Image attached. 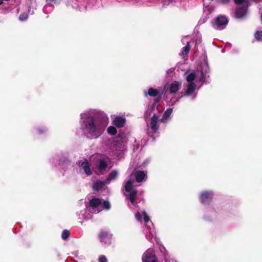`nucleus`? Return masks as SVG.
Instances as JSON below:
<instances>
[{
	"label": "nucleus",
	"mask_w": 262,
	"mask_h": 262,
	"mask_svg": "<svg viewBox=\"0 0 262 262\" xmlns=\"http://www.w3.org/2000/svg\"><path fill=\"white\" fill-rule=\"evenodd\" d=\"M83 124L84 130L92 139L99 138L103 134L106 127L104 122L93 117H87L83 121Z\"/></svg>",
	"instance_id": "obj_1"
},
{
	"label": "nucleus",
	"mask_w": 262,
	"mask_h": 262,
	"mask_svg": "<svg viewBox=\"0 0 262 262\" xmlns=\"http://www.w3.org/2000/svg\"><path fill=\"white\" fill-rule=\"evenodd\" d=\"M228 23V19L226 16L222 15L217 16L213 23L214 26H216L217 29H223Z\"/></svg>",
	"instance_id": "obj_2"
},
{
	"label": "nucleus",
	"mask_w": 262,
	"mask_h": 262,
	"mask_svg": "<svg viewBox=\"0 0 262 262\" xmlns=\"http://www.w3.org/2000/svg\"><path fill=\"white\" fill-rule=\"evenodd\" d=\"M250 4H245L243 6H237L235 9L234 16L236 18H243L246 14Z\"/></svg>",
	"instance_id": "obj_3"
},
{
	"label": "nucleus",
	"mask_w": 262,
	"mask_h": 262,
	"mask_svg": "<svg viewBox=\"0 0 262 262\" xmlns=\"http://www.w3.org/2000/svg\"><path fill=\"white\" fill-rule=\"evenodd\" d=\"M213 194L212 191H205L201 193L200 201L202 204L209 205L213 199Z\"/></svg>",
	"instance_id": "obj_4"
},
{
	"label": "nucleus",
	"mask_w": 262,
	"mask_h": 262,
	"mask_svg": "<svg viewBox=\"0 0 262 262\" xmlns=\"http://www.w3.org/2000/svg\"><path fill=\"white\" fill-rule=\"evenodd\" d=\"M143 262H158L155 253L152 249L147 250L143 255Z\"/></svg>",
	"instance_id": "obj_5"
},
{
	"label": "nucleus",
	"mask_w": 262,
	"mask_h": 262,
	"mask_svg": "<svg viewBox=\"0 0 262 262\" xmlns=\"http://www.w3.org/2000/svg\"><path fill=\"white\" fill-rule=\"evenodd\" d=\"M98 236L101 242H103L107 244H111L112 235L110 234L107 230L102 229L98 233Z\"/></svg>",
	"instance_id": "obj_6"
},
{
	"label": "nucleus",
	"mask_w": 262,
	"mask_h": 262,
	"mask_svg": "<svg viewBox=\"0 0 262 262\" xmlns=\"http://www.w3.org/2000/svg\"><path fill=\"white\" fill-rule=\"evenodd\" d=\"M181 83L177 81H174L169 85L168 87V92L170 94H175L180 90Z\"/></svg>",
	"instance_id": "obj_7"
},
{
	"label": "nucleus",
	"mask_w": 262,
	"mask_h": 262,
	"mask_svg": "<svg viewBox=\"0 0 262 262\" xmlns=\"http://www.w3.org/2000/svg\"><path fill=\"white\" fill-rule=\"evenodd\" d=\"M135 177V180L137 182H142L146 177V173L142 170H136L132 173Z\"/></svg>",
	"instance_id": "obj_8"
},
{
	"label": "nucleus",
	"mask_w": 262,
	"mask_h": 262,
	"mask_svg": "<svg viewBox=\"0 0 262 262\" xmlns=\"http://www.w3.org/2000/svg\"><path fill=\"white\" fill-rule=\"evenodd\" d=\"M158 116L156 114H154L151 118V128L152 130V132L154 134L156 133L157 132L159 126L158 125Z\"/></svg>",
	"instance_id": "obj_9"
},
{
	"label": "nucleus",
	"mask_w": 262,
	"mask_h": 262,
	"mask_svg": "<svg viewBox=\"0 0 262 262\" xmlns=\"http://www.w3.org/2000/svg\"><path fill=\"white\" fill-rule=\"evenodd\" d=\"M125 123V119L122 117L118 116L113 121V124L117 127H122Z\"/></svg>",
	"instance_id": "obj_10"
},
{
	"label": "nucleus",
	"mask_w": 262,
	"mask_h": 262,
	"mask_svg": "<svg viewBox=\"0 0 262 262\" xmlns=\"http://www.w3.org/2000/svg\"><path fill=\"white\" fill-rule=\"evenodd\" d=\"M81 167L83 168L85 173L88 176L92 174V172L90 169V164L89 163L88 160L85 159V160L81 163Z\"/></svg>",
	"instance_id": "obj_11"
},
{
	"label": "nucleus",
	"mask_w": 262,
	"mask_h": 262,
	"mask_svg": "<svg viewBox=\"0 0 262 262\" xmlns=\"http://www.w3.org/2000/svg\"><path fill=\"white\" fill-rule=\"evenodd\" d=\"M106 184H107L106 183V181L105 182H103L101 181H97L93 184V189L95 191H98L99 190H102L104 188Z\"/></svg>",
	"instance_id": "obj_12"
},
{
	"label": "nucleus",
	"mask_w": 262,
	"mask_h": 262,
	"mask_svg": "<svg viewBox=\"0 0 262 262\" xmlns=\"http://www.w3.org/2000/svg\"><path fill=\"white\" fill-rule=\"evenodd\" d=\"M196 84L194 82L189 83L185 92V95L189 96L193 93L196 88Z\"/></svg>",
	"instance_id": "obj_13"
},
{
	"label": "nucleus",
	"mask_w": 262,
	"mask_h": 262,
	"mask_svg": "<svg viewBox=\"0 0 262 262\" xmlns=\"http://www.w3.org/2000/svg\"><path fill=\"white\" fill-rule=\"evenodd\" d=\"M128 198L131 204L133 205H135V201L137 196V190L134 189L132 191H130Z\"/></svg>",
	"instance_id": "obj_14"
},
{
	"label": "nucleus",
	"mask_w": 262,
	"mask_h": 262,
	"mask_svg": "<svg viewBox=\"0 0 262 262\" xmlns=\"http://www.w3.org/2000/svg\"><path fill=\"white\" fill-rule=\"evenodd\" d=\"M102 203L101 200L99 198H93L90 201V205L92 208H97Z\"/></svg>",
	"instance_id": "obj_15"
},
{
	"label": "nucleus",
	"mask_w": 262,
	"mask_h": 262,
	"mask_svg": "<svg viewBox=\"0 0 262 262\" xmlns=\"http://www.w3.org/2000/svg\"><path fill=\"white\" fill-rule=\"evenodd\" d=\"M118 177V172L116 170H113L108 174L107 178L105 180L106 183H110L111 181L117 179Z\"/></svg>",
	"instance_id": "obj_16"
},
{
	"label": "nucleus",
	"mask_w": 262,
	"mask_h": 262,
	"mask_svg": "<svg viewBox=\"0 0 262 262\" xmlns=\"http://www.w3.org/2000/svg\"><path fill=\"white\" fill-rule=\"evenodd\" d=\"M107 167V164L106 161L104 159L100 160L98 168L99 170L102 173L103 171H105Z\"/></svg>",
	"instance_id": "obj_17"
},
{
	"label": "nucleus",
	"mask_w": 262,
	"mask_h": 262,
	"mask_svg": "<svg viewBox=\"0 0 262 262\" xmlns=\"http://www.w3.org/2000/svg\"><path fill=\"white\" fill-rule=\"evenodd\" d=\"M159 91L157 89L150 88L148 90V95L150 97H157L159 95Z\"/></svg>",
	"instance_id": "obj_18"
},
{
	"label": "nucleus",
	"mask_w": 262,
	"mask_h": 262,
	"mask_svg": "<svg viewBox=\"0 0 262 262\" xmlns=\"http://www.w3.org/2000/svg\"><path fill=\"white\" fill-rule=\"evenodd\" d=\"M133 182L132 180L128 181L125 185V190L128 192L133 190Z\"/></svg>",
	"instance_id": "obj_19"
},
{
	"label": "nucleus",
	"mask_w": 262,
	"mask_h": 262,
	"mask_svg": "<svg viewBox=\"0 0 262 262\" xmlns=\"http://www.w3.org/2000/svg\"><path fill=\"white\" fill-rule=\"evenodd\" d=\"M190 47L189 46V42H187L186 46L182 48V51L181 52V55H187L190 51Z\"/></svg>",
	"instance_id": "obj_20"
},
{
	"label": "nucleus",
	"mask_w": 262,
	"mask_h": 262,
	"mask_svg": "<svg viewBox=\"0 0 262 262\" xmlns=\"http://www.w3.org/2000/svg\"><path fill=\"white\" fill-rule=\"evenodd\" d=\"M234 3L238 5V6H243L245 4H250L248 0H234Z\"/></svg>",
	"instance_id": "obj_21"
},
{
	"label": "nucleus",
	"mask_w": 262,
	"mask_h": 262,
	"mask_svg": "<svg viewBox=\"0 0 262 262\" xmlns=\"http://www.w3.org/2000/svg\"><path fill=\"white\" fill-rule=\"evenodd\" d=\"M234 3L238 5V6H243L245 4H250L248 0H234Z\"/></svg>",
	"instance_id": "obj_22"
},
{
	"label": "nucleus",
	"mask_w": 262,
	"mask_h": 262,
	"mask_svg": "<svg viewBox=\"0 0 262 262\" xmlns=\"http://www.w3.org/2000/svg\"><path fill=\"white\" fill-rule=\"evenodd\" d=\"M172 112V108H169L167 109L163 114V119L166 120L170 116Z\"/></svg>",
	"instance_id": "obj_23"
},
{
	"label": "nucleus",
	"mask_w": 262,
	"mask_h": 262,
	"mask_svg": "<svg viewBox=\"0 0 262 262\" xmlns=\"http://www.w3.org/2000/svg\"><path fill=\"white\" fill-rule=\"evenodd\" d=\"M107 132L108 134L111 135H114L117 132L116 128L113 126H109L107 129Z\"/></svg>",
	"instance_id": "obj_24"
},
{
	"label": "nucleus",
	"mask_w": 262,
	"mask_h": 262,
	"mask_svg": "<svg viewBox=\"0 0 262 262\" xmlns=\"http://www.w3.org/2000/svg\"><path fill=\"white\" fill-rule=\"evenodd\" d=\"M195 77H196V75L194 73H190L187 76L186 80L189 83L193 82L192 81L194 80Z\"/></svg>",
	"instance_id": "obj_25"
},
{
	"label": "nucleus",
	"mask_w": 262,
	"mask_h": 262,
	"mask_svg": "<svg viewBox=\"0 0 262 262\" xmlns=\"http://www.w3.org/2000/svg\"><path fill=\"white\" fill-rule=\"evenodd\" d=\"M70 233L68 230H64L61 234V237L63 239H66L70 236Z\"/></svg>",
	"instance_id": "obj_26"
},
{
	"label": "nucleus",
	"mask_w": 262,
	"mask_h": 262,
	"mask_svg": "<svg viewBox=\"0 0 262 262\" xmlns=\"http://www.w3.org/2000/svg\"><path fill=\"white\" fill-rule=\"evenodd\" d=\"M254 36L257 41H262V31H256Z\"/></svg>",
	"instance_id": "obj_27"
},
{
	"label": "nucleus",
	"mask_w": 262,
	"mask_h": 262,
	"mask_svg": "<svg viewBox=\"0 0 262 262\" xmlns=\"http://www.w3.org/2000/svg\"><path fill=\"white\" fill-rule=\"evenodd\" d=\"M28 17V14L26 13H23L19 15V20L20 21H25L27 19Z\"/></svg>",
	"instance_id": "obj_28"
},
{
	"label": "nucleus",
	"mask_w": 262,
	"mask_h": 262,
	"mask_svg": "<svg viewBox=\"0 0 262 262\" xmlns=\"http://www.w3.org/2000/svg\"><path fill=\"white\" fill-rule=\"evenodd\" d=\"M103 208L108 210L111 208V205L108 201H104L103 203Z\"/></svg>",
	"instance_id": "obj_29"
},
{
	"label": "nucleus",
	"mask_w": 262,
	"mask_h": 262,
	"mask_svg": "<svg viewBox=\"0 0 262 262\" xmlns=\"http://www.w3.org/2000/svg\"><path fill=\"white\" fill-rule=\"evenodd\" d=\"M218 4L222 5H228L230 0H216Z\"/></svg>",
	"instance_id": "obj_30"
},
{
	"label": "nucleus",
	"mask_w": 262,
	"mask_h": 262,
	"mask_svg": "<svg viewBox=\"0 0 262 262\" xmlns=\"http://www.w3.org/2000/svg\"><path fill=\"white\" fill-rule=\"evenodd\" d=\"M161 99V95H159L158 97L154 100V103L152 104V107H155V105L159 103Z\"/></svg>",
	"instance_id": "obj_31"
},
{
	"label": "nucleus",
	"mask_w": 262,
	"mask_h": 262,
	"mask_svg": "<svg viewBox=\"0 0 262 262\" xmlns=\"http://www.w3.org/2000/svg\"><path fill=\"white\" fill-rule=\"evenodd\" d=\"M98 261L99 262H107V259L105 256L101 255L100 256Z\"/></svg>",
	"instance_id": "obj_32"
},
{
	"label": "nucleus",
	"mask_w": 262,
	"mask_h": 262,
	"mask_svg": "<svg viewBox=\"0 0 262 262\" xmlns=\"http://www.w3.org/2000/svg\"><path fill=\"white\" fill-rule=\"evenodd\" d=\"M144 220L145 223H147L149 221V217L145 211L143 212Z\"/></svg>",
	"instance_id": "obj_33"
},
{
	"label": "nucleus",
	"mask_w": 262,
	"mask_h": 262,
	"mask_svg": "<svg viewBox=\"0 0 262 262\" xmlns=\"http://www.w3.org/2000/svg\"><path fill=\"white\" fill-rule=\"evenodd\" d=\"M135 216L138 221L141 222L142 221V215L139 212L136 213Z\"/></svg>",
	"instance_id": "obj_34"
},
{
	"label": "nucleus",
	"mask_w": 262,
	"mask_h": 262,
	"mask_svg": "<svg viewBox=\"0 0 262 262\" xmlns=\"http://www.w3.org/2000/svg\"><path fill=\"white\" fill-rule=\"evenodd\" d=\"M57 0H46V3L48 5L51 6L53 3L56 4Z\"/></svg>",
	"instance_id": "obj_35"
},
{
	"label": "nucleus",
	"mask_w": 262,
	"mask_h": 262,
	"mask_svg": "<svg viewBox=\"0 0 262 262\" xmlns=\"http://www.w3.org/2000/svg\"><path fill=\"white\" fill-rule=\"evenodd\" d=\"M167 90H168V89L166 88V85L164 86L163 89L161 91V93H160V95H161V96L162 95H164L166 93Z\"/></svg>",
	"instance_id": "obj_36"
},
{
	"label": "nucleus",
	"mask_w": 262,
	"mask_h": 262,
	"mask_svg": "<svg viewBox=\"0 0 262 262\" xmlns=\"http://www.w3.org/2000/svg\"><path fill=\"white\" fill-rule=\"evenodd\" d=\"M204 79H205V75H204V73L202 71L201 73V75L199 78V80L200 81H204Z\"/></svg>",
	"instance_id": "obj_37"
},
{
	"label": "nucleus",
	"mask_w": 262,
	"mask_h": 262,
	"mask_svg": "<svg viewBox=\"0 0 262 262\" xmlns=\"http://www.w3.org/2000/svg\"><path fill=\"white\" fill-rule=\"evenodd\" d=\"M46 131H47V129L46 128H42V129H38V132H39V133L40 134H43V133L46 132Z\"/></svg>",
	"instance_id": "obj_38"
},
{
	"label": "nucleus",
	"mask_w": 262,
	"mask_h": 262,
	"mask_svg": "<svg viewBox=\"0 0 262 262\" xmlns=\"http://www.w3.org/2000/svg\"><path fill=\"white\" fill-rule=\"evenodd\" d=\"M118 137L119 138H122V135H120V134H118Z\"/></svg>",
	"instance_id": "obj_39"
},
{
	"label": "nucleus",
	"mask_w": 262,
	"mask_h": 262,
	"mask_svg": "<svg viewBox=\"0 0 262 262\" xmlns=\"http://www.w3.org/2000/svg\"><path fill=\"white\" fill-rule=\"evenodd\" d=\"M253 2H255V3H258V2L256 1V0H252Z\"/></svg>",
	"instance_id": "obj_40"
}]
</instances>
